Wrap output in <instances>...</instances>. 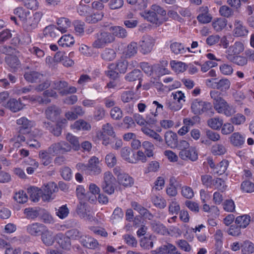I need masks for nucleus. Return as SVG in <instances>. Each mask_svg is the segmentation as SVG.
<instances>
[{
	"label": "nucleus",
	"mask_w": 254,
	"mask_h": 254,
	"mask_svg": "<svg viewBox=\"0 0 254 254\" xmlns=\"http://www.w3.org/2000/svg\"><path fill=\"white\" fill-rule=\"evenodd\" d=\"M212 186H214L216 189H218L222 192L225 191L227 187L225 181L219 178H217L214 179Z\"/></svg>",
	"instance_id": "3c124183"
},
{
	"label": "nucleus",
	"mask_w": 254,
	"mask_h": 254,
	"mask_svg": "<svg viewBox=\"0 0 254 254\" xmlns=\"http://www.w3.org/2000/svg\"><path fill=\"white\" fill-rule=\"evenodd\" d=\"M150 225L152 230L156 233L162 235L169 234L168 229L159 221H153L150 223Z\"/></svg>",
	"instance_id": "5701e85b"
},
{
	"label": "nucleus",
	"mask_w": 254,
	"mask_h": 254,
	"mask_svg": "<svg viewBox=\"0 0 254 254\" xmlns=\"http://www.w3.org/2000/svg\"><path fill=\"white\" fill-rule=\"evenodd\" d=\"M142 73L139 69H134L128 73L125 76V79L129 82L141 80Z\"/></svg>",
	"instance_id": "f704fd0d"
},
{
	"label": "nucleus",
	"mask_w": 254,
	"mask_h": 254,
	"mask_svg": "<svg viewBox=\"0 0 254 254\" xmlns=\"http://www.w3.org/2000/svg\"><path fill=\"white\" fill-rule=\"evenodd\" d=\"M5 61L7 64L11 68H17L20 65V61L15 56L8 55L5 57Z\"/></svg>",
	"instance_id": "ea45409f"
},
{
	"label": "nucleus",
	"mask_w": 254,
	"mask_h": 254,
	"mask_svg": "<svg viewBox=\"0 0 254 254\" xmlns=\"http://www.w3.org/2000/svg\"><path fill=\"white\" fill-rule=\"evenodd\" d=\"M115 41V38L111 33L101 30L95 35V40L92 46L96 49H102Z\"/></svg>",
	"instance_id": "7ed1b4c3"
},
{
	"label": "nucleus",
	"mask_w": 254,
	"mask_h": 254,
	"mask_svg": "<svg viewBox=\"0 0 254 254\" xmlns=\"http://www.w3.org/2000/svg\"><path fill=\"white\" fill-rule=\"evenodd\" d=\"M234 35L236 37H245L248 33L247 28L243 25V22L239 20L236 19L234 23Z\"/></svg>",
	"instance_id": "4468645a"
},
{
	"label": "nucleus",
	"mask_w": 254,
	"mask_h": 254,
	"mask_svg": "<svg viewBox=\"0 0 254 254\" xmlns=\"http://www.w3.org/2000/svg\"><path fill=\"white\" fill-rule=\"evenodd\" d=\"M172 98L166 100L165 108L173 112L180 110L185 102V96L181 91L173 92L171 96Z\"/></svg>",
	"instance_id": "f03ea898"
},
{
	"label": "nucleus",
	"mask_w": 254,
	"mask_h": 254,
	"mask_svg": "<svg viewBox=\"0 0 254 254\" xmlns=\"http://www.w3.org/2000/svg\"><path fill=\"white\" fill-rule=\"evenodd\" d=\"M14 199L19 203H24L28 200V196L23 190H19L15 193Z\"/></svg>",
	"instance_id": "0e129e2a"
},
{
	"label": "nucleus",
	"mask_w": 254,
	"mask_h": 254,
	"mask_svg": "<svg viewBox=\"0 0 254 254\" xmlns=\"http://www.w3.org/2000/svg\"><path fill=\"white\" fill-rule=\"evenodd\" d=\"M102 132L110 136L113 139H116V135L114 130V128L110 123L104 124L102 127Z\"/></svg>",
	"instance_id": "09e8293b"
},
{
	"label": "nucleus",
	"mask_w": 254,
	"mask_h": 254,
	"mask_svg": "<svg viewBox=\"0 0 254 254\" xmlns=\"http://www.w3.org/2000/svg\"><path fill=\"white\" fill-rule=\"evenodd\" d=\"M99 163V159L93 156L89 160L88 164L84 166V170L90 175H98L102 172L101 167L98 165Z\"/></svg>",
	"instance_id": "6e6552de"
},
{
	"label": "nucleus",
	"mask_w": 254,
	"mask_h": 254,
	"mask_svg": "<svg viewBox=\"0 0 254 254\" xmlns=\"http://www.w3.org/2000/svg\"><path fill=\"white\" fill-rule=\"evenodd\" d=\"M14 13L18 17L22 24L29 16L30 11L22 7H18L14 9Z\"/></svg>",
	"instance_id": "c9c22d12"
},
{
	"label": "nucleus",
	"mask_w": 254,
	"mask_h": 254,
	"mask_svg": "<svg viewBox=\"0 0 254 254\" xmlns=\"http://www.w3.org/2000/svg\"><path fill=\"white\" fill-rule=\"evenodd\" d=\"M43 127L56 136H59L62 133V129L57 124L54 125L50 122H45Z\"/></svg>",
	"instance_id": "393cba45"
},
{
	"label": "nucleus",
	"mask_w": 254,
	"mask_h": 254,
	"mask_svg": "<svg viewBox=\"0 0 254 254\" xmlns=\"http://www.w3.org/2000/svg\"><path fill=\"white\" fill-rule=\"evenodd\" d=\"M138 44L136 42L132 41L127 47L124 54L126 58L134 57L137 53Z\"/></svg>",
	"instance_id": "c85d7f7f"
},
{
	"label": "nucleus",
	"mask_w": 254,
	"mask_h": 254,
	"mask_svg": "<svg viewBox=\"0 0 254 254\" xmlns=\"http://www.w3.org/2000/svg\"><path fill=\"white\" fill-rule=\"evenodd\" d=\"M59 32L57 27L54 25L46 26L43 30V33L45 36L51 37H55L59 35Z\"/></svg>",
	"instance_id": "c03bdc74"
},
{
	"label": "nucleus",
	"mask_w": 254,
	"mask_h": 254,
	"mask_svg": "<svg viewBox=\"0 0 254 254\" xmlns=\"http://www.w3.org/2000/svg\"><path fill=\"white\" fill-rule=\"evenodd\" d=\"M55 211L56 215L61 219L66 218L69 212L66 205H63L59 208H55Z\"/></svg>",
	"instance_id": "864d4df0"
},
{
	"label": "nucleus",
	"mask_w": 254,
	"mask_h": 254,
	"mask_svg": "<svg viewBox=\"0 0 254 254\" xmlns=\"http://www.w3.org/2000/svg\"><path fill=\"white\" fill-rule=\"evenodd\" d=\"M250 216L248 215H244L238 216L235 221L236 224L241 228H245L250 223Z\"/></svg>",
	"instance_id": "79ce46f5"
},
{
	"label": "nucleus",
	"mask_w": 254,
	"mask_h": 254,
	"mask_svg": "<svg viewBox=\"0 0 254 254\" xmlns=\"http://www.w3.org/2000/svg\"><path fill=\"white\" fill-rule=\"evenodd\" d=\"M111 117L116 120H119L123 117V112L118 107L113 108L110 111Z\"/></svg>",
	"instance_id": "774afa93"
},
{
	"label": "nucleus",
	"mask_w": 254,
	"mask_h": 254,
	"mask_svg": "<svg viewBox=\"0 0 254 254\" xmlns=\"http://www.w3.org/2000/svg\"><path fill=\"white\" fill-rule=\"evenodd\" d=\"M226 148L222 144H216L211 147V153L214 155H221L226 152Z\"/></svg>",
	"instance_id": "052dcab7"
},
{
	"label": "nucleus",
	"mask_w": 254,
	"mask_h": 254,
	"mask_svg": "<svg viewBox=\"0 0 254 254\" xmlns=\"http://www.w3.org/2000/svg\"><path fill=\"white\" fill-rule=\"evenodd\" d=\"M176 248L171 244L163 245L157 249V254H169L175 251Z\"/></svg>",
	"instance_id": "a18cd8bd"
},
{
	"label": "nucleus",
	"mask_w": 254,
	"mask_h": 254,
	"mask_svg": "<svg viewBox=\"0 0 254 254\" xmlns=\"http://www.w3.org/2000/svg\"><path fill=\"white\" fill-rule=\"evenodd\" d=\"M76 212L80 218L84 219L85 220H91L93 218L90 214L87 212L84 203H80V204L77 205Z\"/></svg>",
	"instance_id": "72a5a7b5"
},
{
	"label": "nucleus",
	"mask_w": 254,
	"mask_h": 254,
	"mask_svg": "<svg viewBox=\"0 0 254 254\" xmlns=\"http://www.w3.org/2000/svg\"><path fill=\"white\" fill-rule=\"evenodd\" d=\"M103 16V12L101 11H98L87 15L85 18V21L89 23H96L101 20Z\"/></svg>",
	"instance_id": "2f4dec72"
},
{
	"label": "nucleus",
	"mask_w": 254,
	"mask_h": 254,
	"mask_svg": "<svg viewBox=\"0 0 254 254\" xmlns=\"http://www.w3.org/2000/svg\"><path fill=\"white\" fill-rule=\"evenodd\" d=\"M80 242L83 247L90 249H95L99 246L96 239L89 236H85L81 240Z\"/></svg>",
	"instance_id": "a878e982"
},
{
	"label": "nucleus",
	"mask_w": 254,
	"mask_h": 254,
	"mask_svg": "<svg viewBox=\"0 0 254 254\" xmlns=\"http://www.w3.org/2000/svg\"><path fill=\"white\" fill-rule=\"evenodd\" d=\"M107 134H105L104 132H102L101 130H98L96 133V136L93 138L94 141H97V140H100L102 141V144L105 146L111 144L113 142V138H111L108 137Z\"/></svg>",
	"instance_id": "7c9ffc66"
},
{
	"label": "nucleus",
	"mask_w": 254,
	"mask_h": 254,
	"mask_svg": "<svg viewBox=\"0 0 254 254\" xmlns=\"http://www.w3.org/2000/svg\"><path fill=\"white\" fill-rule=\"evenodd\" d=\"M27 134L28 133H20L18 129V132L10 140V141H14V146L15 147H19L20 142L25 141V135H27Z\"/></svg>",
	"instance_id": "8fccbe9b"
},
{
	"label": "nucleus",
	"mask_w": 254,
	"mask_h": 254,
	"mask_svg": "<svg viewBox=\"0 0 254 254\" xmlns=\"http://www.w3.org/2000/svg\"><path fill=\"white\" fill-rule=\"evenodd\" d=\"M190 109L191 112L196 115L205 114L208 116H212L214 114L213 107L210 102L203 101L197 98L192 100Z\"/></svg>",
	"instance_id": "f257e3e1"
},
{
	"label": "nucleus",
	"mask_w": 254,
	"mask_h": 254,
	"mask_svg": "<svg viewBox=\"0 0 254 254\" xmlns=\"http://www.w3.org/2000/svg\"><path fill=\"white\" fill-rule=\"evenodd\" d=\"M131 150L128 147H123L121 150V154L122 157L126 161L131 163H136V161H134V160L131 159L129 157Z\"/></svg>",
	"instance_id": "680f3d73"
},
{
	"label": "nucleus",
	"mask_w": 254,
	"mask_h": 254,
	"mask_svg": "<svg viewBox=\"0 0 254 254\" xmlns=\"http://www.w3.org/2000/svg\"><path fill=\"white\" fill-rule=\"evenodd\" d=\"M112 32V34L114 37H117L119 38L124 39L127 36V32L125 28L120 26H112L110 28Z\"/></svg>",
	"instance_id": "cd10ccee"
},
{
	"label": "nucleus",
	"mask_w": 254,
	"mask_h": 254,
	"mask_svg": "<svg viewBox=\"0 0 254 254\" xmlns=\"http://www.w3.org/2000/svg\"><path fill=\"white\" fill-rule=\"evenodd\" d=\"M43 14L41 12H36L32 16H29L26 20L22 23V27L27 32H31L38 27Z\"/></svg>",
	"instance_id": "20e7f679"
},
{
	"label": "nucleus",
	"mask_w": 254,
	"mask_h": 254,
	"mask_svg": "<svg viewBox=\"0 0 254 254\" xmlns=\"http://www.w3.org/2000/svg\"><path fill=\"white\" fill-rule=\"evenodd\" d=\"M40 235H41V240L45 246L49 247L54 244L55 237L52 231L46 227Z\"/></svg>",
	"instance_id": "2eb2a0df"
},
{
	"label": "nucleus",
	"mask_w": 254,
	"mask_h": 254,
	"mask_svg": "<svg viewBox=\"0 0 254 254\" xmlns=\"http://www.w3.org/2000/svg\"><path fill=\"white\" fill-rule=\"evenodd\" d=\"M155 40L150 35H146L143 36L139 42L140 48V52L143 55L150 53L154 45Z\"/></svg>",
	"instance_id": "423d86ee"
},
{
	"label": "nucleus",
	"mask_w": 254,
	"mask_h": 254,
	"mask_svg": "<svg viewBox=\"0 0 254 254\" xmlns=\"http://www.w3.org/2000/svg\"><path fill=\"white\" fill-rule=\"evenodd\" d=\"M244 50V44L240 41L234 43L233 45L228 47L226 53L227 54L226 58L237 56L241 54Z\"/></svg>",
	"instance_id": "f8f14e48"
},
{
	"label": "nucleus",
	"mask_w": 254,
	"mask_h": 254,
	"mask_svg": "<svg viewBox=\"0 0 254 254\" xmlns=\"http://www.w3.org/2000/svg\"><path fill=\"white\" fill-rule=\"evenodd\" d=\"M58 190L57 184L54 182H49L45 186L43 191L42 200L49 201L54 199L53 193Z\"/></svg>",
	"instance_id": "9d476101"
},
{
	"label": "nucleus",
	"mask_w": 254,
	"mask_h": 254,
	"mask_svg": "<svg viewBox=\"0 0 254 254\" xmlns=\"http://www.w3.org/2000/svg\"><path fill=\"white\" fill-rule=\"evenodd\" d=\"M66 139L70 143V144L72 145L73 148L75 150H78L79 148V142L77 137L68 133L66 136Z\"/></svg>",
	"instance_id": "69168bd1"
},
{
	"label": "nucleus",
	"mask_w": 254,
	"mask_h": 254,
	"mask_svg": "<svg viewBox=\"0 0 254 254\" xmlns=\"http://www.w3.org/2000/svg\"><path fill=\"white\" fill-rule=\"evenodd\" d=\"M227 59L239 66H244L248 63V59L246 57L239 55L233 57L231 56Z\"/></svg>",
	"instance_id": "58836bf2"
},
{
	"label": "nucleus",
	"mask_w": 254,
	"mask_h": 254,
	"mask_svg": "<svg viewBox=\"0 0 254 254\" xmlns=\"http://www.w3.org/2000/svg\"><path fill=\"white\" fill-rule=\"evenodd\" d=\"M66 234L70 239L79 240L83 238L82 232L77 229H72L67 231Z\"/></svg>",
	"instance_id": "13d9d810"
},
{
	"label": "nucleus",
	"mask_w": 254,
	"mask_h": 254,
	"mask_svg": "<svg viewBox=\"0 0 254 254\" xmlns=\"http://www.w3.org/2000/svg\"><path fill=\"white\" fill-rule=\"evenodd\" d=\"M115 178L110 172L104 173V181L102 184L101 188L103 191L108 194H112L115 192L114 184Z\"/></svg>",
	"instance_id": "0eeeda50"
},
{
	"label": "nucleus",
	"mask_w": 254,
	"mask_h": 254,
	"mask_svg": "<svg viewBox=\"0 0 254 254\" xmlns=\"http://www.w3.org/2000/svg\"><path fill=\"white\" fill-rule=\"evenodd\" d=\"M70 21L68 18L61 17L57 20L58 27L57 28L61 33H64L66 32L67 29L70 27Z\"/></svg>",
	"instance_id": "c756f323"
},
{
	"label": "nucleus",
	"mask_w": 254,
	"mask_h": 254,
	"mask_svg": "<svg viewBox=\"0 0 254 254\" xmlns=\"http://www.w3.org/2000/svg\"><path fill=\"white\" fill-rule=\"evenodd\" d=\"M223 123V120L219 118H212L208 120L207 122L208 126L214 130L220 129Z\"/></svg>",
	"instance_id": "4c0bfd02"
},
{
	"label": "nucleus",
	"mask_w": 254,
	"mask_h": 254,
	"mask_svg": "<svg viewBox=\"0 0 254 254\" xmlns=\"http://www.w3.org/2000/svg\"><path fill=\"white\" fill-rule=\"evenodd\" d=\"M229 139L231 144L238 148H241L246 140L245 137L238 132L232 133Z\"/></svg>",
	"instance_id": "f3484780"
},
{
	"label": "nucleus",
	"mask_w": 254,
	"mask_h": 254,
	"mask_svg": "<svg viewBox=\"0 0 254 254\" xmlns=\"http://www.w3.org/2000/svg\"><path fill=\"white\" fill-rule=\"evenodd\" d=\"M142 147L145 149V153L147 157H151L153 156V151L154 149V146L151 142L145 141L142 143Z\"/></svg>",
	"instance_id": "5fc2aeb1"
},
{
	"label": "nucleus",
	"mask_w": 254,
	"mask_h": 254,
	"mask_svg": "<svg viewBox=\"0 0 254 254\" xmlns=\"http://www.w3.org/2000/svg\"><path fill=\"white\" fill-rule=\"evenodd\" d=\"M62 113L60 107L56 105L48 106L45 110V115L46 118L51 121L54 122L57 121Z\"/></svg>",
	"instance_id": "1a4fd4ad"
},
{
	"label": "nucleus",
	"mask_w": 254,
	"mask_h": 254,
	"mask_svg": "<svg viewBox=\"0 0 254 254\" xmlns=\"http://www.w3.org/2000/svg\"><path fill=\"white\" fill-rule=\"evenodd\" d=\"M56 240L60 247L65 250H69L71 246L70 239L67 236L62 233H59L56 235Z\"/></svg>",
	"instance_id": "412c9836"
},
{
	"label": "nucleus",
	"mask_w": 254,
	"mask_h": 254,
	"mask_svg": "<svg viewBox=\"0 0 254 254\" xmlns=\"http://www.w3.org/2000/svg\"><path fill=\"white\" fill-rule=\"evenodd\" d=\"M165 140L168 146L171 148L177 146L178 136L176 133L171 131H167L165 134Z\"/></svg>",
	"instance_id": "aec40b11"
},
{
	"label": "nucleus",
	"mask_w": 254,
	"mask_h": 254,
	"mask_svg": "<svg viewBox=\"0 0 254 254\" xmlns=\"http://www.w3.org/2000/svg\"><path fill=\"white\" fill-rule=\"evenodd\" d=\"M106 111L104 108L101 106H98L95 108L93 114V119L99 121L103 119L105 116Z\"/></svg>",
	"instance_id": "6e6d98bb"
},
{
	"label": "nucleus",
	"mask_w": 254,
	"mask_h": 254,
	"mask_svg": "<svg viewBox=\"0 0 254 254\" xmlns=\"http://www.w3.org/2000/svg\"><path fill=\"white\" fill-rule=\"evenodd\" d=\"M27 192L30 196V199L33 202H38L40 197L42 198L43 191L36 187H31L27 189Z\"/></svg>",
	"instance_id": "4be33fe9"
},
{
	"label": "nucleus",
	"mask_w": 254,
	"mask_h": 254,
	"mask_svg": "<svg viewBox=\"0 0 254 254\" xmlns=\"http://www.w3.org/2000/svg\"><path fill=\"white\" fill-rule=\"evenodd\" d=\"M120 185L125 187H131L134 184V179L128 174L125 173L120 179L118 180Z\"/></svg>",
	"instance_id": "e433bc0d"
},
{
	"label": "nucleus",
	"mask_w": 254,
	"mask_h": 254,
	"mask_svg": "<svg viewBox=\"0 0 254 254\" xmlns=\"http://www.w3.org/2000/svg\"><path fill=\"white\" fill-rule=\"evenodd\" d=\"M215 80V79L207 80L209 82H212V87L214 89H217L221 91H225L230 87L231 82L227 78H222L217 81H213Z\"/></svg>",
	"instance_id": "ddd939ff"
},
{
	"label": "nucleus",
	"mask_w": 254,
	"mask_h": 254,
	"mask_svg": "<svg viewBox=\"0 0 254 254\" xmlns=\"http://www.w3.org/2000/svg\"><path fill=\"white\" fill-rule=\"evenodd\" d=\"M49 152L46 151H40L39 152V157L41 159V163L44 166L49 165L52 161V158L49 155Z\"/></svg>",
	"instance_id": "338daca9"
},
{
	"label": "nucleus",
	"mask_w": 254,
	"mask_h": 254,
	"mask_svg": "<svg viewBox=\"0 0 254 254\" xmlns=\"http://www.w3.org/2000/svg\"><path fill=\"white\" fill-rule=\"evenodd\" d=\"M46 226L41 223H33L26 227L27 232L33 236H39L44 230Z\"/></svg>",
	"instance_id": "dca6fc26"
},
{
	"label": "nucleus",
	"mask_w": 254,
	"mask_h": 254,
	"mask_svg": "<svg viewBox=\"0 0 254 254\" xmlns=\"http://www.w3.org/2000/svg\"><path fill=\"white\" fill-rule=\"evenodd\" d=\"M241 189L243 192L246 193L254 192V184L249 181H244L241 184Z\"/></svg>",
	"instance_id": "bf43d9fd"
},
{
	"label": "nucleus",
	"mask_w": 254,
	"mask_h": 254,
	"mask_svg": "<svg viewBox=\"0 0 254 254\" xmlns=\"http://www.w3.org/2000/svg\"><path fill=\"white\" fill-rule=\"evenodd\" d=\"M117 56L116 52L112 48H105L101 54V58L104 61L111 62L114 60Z\"/></svg>",
	"instance_id": "bb28decb"
},
{
	"label": "nucleus",
	"mask_w": 254,
	"mask_h": 254,
	"mask_svg": "<svg viewBox=\"0 0 254 254\" xmlns=\"http://www.w3.org/2000/svg\"><path fill=\"white\" fill-rule=\"evenodd\" d=\"M171 51L175 54H181L186 52V49L184 46L180 43L174 42L170 45Z\"/></svg>",
	"instance_id": "49530a36"
},
{
	"label": "nucleus",
	"mask_w": 254,
	"mask_h": 254,
	"mask_svg": "<svg viewBox=\"0 0 254 254\" xmlns=\"http://www.w3.org/2000/svg\"><path fill=\"white\" fill-rule=\"evenodd\" d=\"M72 127L77 130H89L91 127L90 124L87 122L83 120H79L74 123Z\"/></svg>",
	"instance_id": "a19ab883"
},
{
	"label": "nucleus",
	"mask_w": 254,
	"mask_h": 254,
	"mask_svg": "<svg viewBox=\"0 0 254 254\" xmlns=\"http://www.w3.org/2000/svg\"><path fill=\"white\" fill-rule=\"evenodd\" d=\"M143 17L147 21L152 23L158 24L159 18L157 15L156 14V13L151 9L147 12H145L143 14Z\"/></svg>",
	"instance_id": "de8ad7c7"
},
{
	"label": "nucleus",
	"mask_w": 254,
	"mask_h": 254,
	"mask_svg": "<svg viewBox=\"0 0 254 254\" xmlns=\"http://www.w3.org/2000/svg\"><path fill=\"white\" fill-rule=\"evenodd\" d=\"M127 66L128 62L125 60H118L116 64V68L121 73H125L127 71Z\"/></svg>",
	"instance_id": "e2e57ef3"
},
{
	"label": "nucleus",
	"mask_w": 254,
	"mask_h": 254,
	"mask_svg": "<svg viewBox=\"0 0 254 254\" xmlns=\"http://www.w3.org/2000/svg\"><path fill=\"white\" fill-rule=\"evenodd\" d=\"M242 252L243 254H250L254 252V245L250 241H245L242 245Z\"/></svg>",
	"instance_id": "603ef678"
},
{
	"label": "nucleus",
	"mask_w": 254,
	"mask_h": 254,
	"mask_svg": "<svg viewBox=\"0 0 254 254\" xmlns=\"http://www.w3.org/2000/svg\"><path fill=\"white\" fill-rule=\"evenodd\" d=\"M5 107L15 113L22 109L23 105L20 99L12 98L7 102Z\"/></svg>",
	"instance_id": "b1692460"
},
{
	"label": "nucleus",
	"mask_w": 254,
	"mask_h": 254,
	"mask_svg": "<svg viewBox=\"0 0 254 254\" xmlns=\"http://www.w3.org/2000/svg\"><path fill=\"white\" fill-rule=\"evenodd\" d=\"M71 145L68 143L62 141L52 144L48 149L49 154L52 155L63 154L71 150Z\"/></svg>",
	"instance_id": "39448f33"
},
{
	"label": "nucleus",
	"mask_w": 254,
	"mask_h": 254,
	"mask_svg": "<svg viewBox=\"0 0 254 254\" xmlns=\"http://www.w3.org/2000/svg\"><path fill=\"white\" fill-rule=\"evenodd\" d=\"M179 157L184 160L195 161L198 158L197 153L195 149L190 147L188 149H184L179 153Z\"/></svg>",
	"instance_id": "9b49d317"
},
{
	"label": "nucleus",
	"mask_w": 254,
	"mask_h": 254,
	"mask_svg": "<svg viewBox=\"0 0 254 254\" xmlns=\"http://www.w3.org/2000/svg\"><path fill=\"white\" fill-rule=\"evenodd\" d=\"M43 76V74L34 70L28 71L25 72L24 77L25 79L31 83L40 81Z\"/></svg>",
	"instance_id": "a211bd4d"
},
{
	"label": "nucleus",
	"mask_w": 254,
	"mask_h": 254,
	"mask_svg": "<svg viewBox=\"0 0 254 254\" xmlns=\"http://www.w3.org/2000/svg\"><path fill=\"white\" fill-rule=\"evenodd\" d=\"M74 43L73 38L70 35L63 36L58 41V44L62 47H69Z\"/></svg>",
	"instance_id": "37998d69"
},
{
	"label": "nucleus",
	"mask_w": 254,
	"mask_h": 254,
	"mask_svg": "<svg viewBox=\"0 0 254 254\" xmlns=\"http://www.w3.org/2000/svg\"><path fill=\"white\" fill-rule=\"evenodd\" d=\"M141 131L145 134L153 138L156 141L163 142V139L162 137L153 130L147 127H143L141 128Z\"/></svg>",
	"instance_id": "473e14b6"
},
{
	"label": "nucleus",
	"mask_w": 254,
	"mask_h": 254,
	"mask_svg": "<svg viewBox=\"0 0 254 254\" xmlns=\"http://www.w3.org/2000/svg\"><path fill=\"white\" fill-rule=\"evenodd\" d=\"M17 125H19L18 129L20 133H29L31 125L30 122L25 117H22L16 121Z\"/></svg>",
	"instance_id": "6ab92c4d"
},
{
	"label": "nucleus",
	"mask_w": 254,
	"mask_h": 254,
	"mask_svg": "<svg viewBox=\"0 0 254 254\" xmlns=\"http://www.w3.org/2000/svg\"><path fill=\"white\" fill-rule=\"evenodd\" d=\"M227 25V20L225 19L220 18L212 23V27L216 31H221Z\"/></svg>",
	"instance_id": "4d7b16f0"
}]
</instances>
